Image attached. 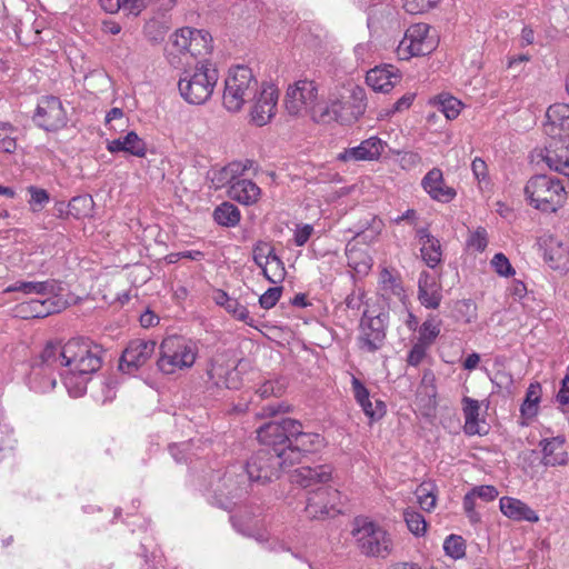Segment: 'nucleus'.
<instances>
[{
	"mask_svg": "<svg viewBox=\"0 0 569 569\" xmlns=\"http://www.w3.org/2000/svg\"><path fill=\"white\" fill-rule=\"evenodd\" d=\"M102 352L100 346L83 339H72L63 346L48 343L31 367L29 387L39 393L53 390L59 370L69 396L82 397L91 376L102 365Z\"/></svg>",
	"mask_w": 569,
	"mask_h": 569,
	"instance_id": "nucleus-1",
	"label": "nucleus"
},
{
	"mask_svg": "<svg viewBox=\"0 0 569 569\" xmlns=\"http://www.w3.org/2000/svg\"><path fill=\"white\" fill-rule=\"evenodd\" d=\"M206 477H209L204 488L208 501L226 510L237 503L234 499L248 493L251 482L242 465H231L223 472L210 469Z\"/></svg>",
	"mask_w": 569,
	"mask_h": 569,
	"instance_id": "nucleus-2",
	"label": "nucleus"
},
{
	"mask_svg": "<svg viewBox=\"0 0 569 569\" xmlns=\"http://www.w3.org/2000/svg\"><path fill=\"white\" fill-rule=\"evenodd\" d=\"M218 79L219 72L213 63L199 61L194 68L183 70L178 89L188 103L202 104L212 96Z\"/></svg>",
	"mask_w": 569,
	"mask_h": 569,
	"instance_id": "nucleus-3",
	"label": "nucleus"
},
{
	"mask_svg": "<svg viewBox=\"0 0 569 569\" xmlns=\"http://www.w3.org/2000/svg\"><path fill=\"white\" fill-rule=\"evenodd\" d=\"M525 194L531 207L545 213L557 212L567 199L563 181L548 174L531 177L526 183Z\"/></svg>",
	"mask_w": 569,
	"mask_h": 569,
	"instance_id": "nucleus-4",
	"label": "nucleus"
},
{
	"mask_svg": "<svg viewBox=\"0 0 569 569\" xmlns=\"http://www.w3.org/2000/svg\"><path fill=\"white\" fill-rule=\"evenodd\" d=\"M351 535L359 551L367 557L387 558L392 551L391 536L382 526L369 518H356Z\"/></svg>",
	"mask_w": 569,
	"mask_h": 569,
	"instance_id": "nucleus-5",
	"label": "nucleus"
},
{
	"mask_svg": "<svg viewBox=\"0 0 569 569\" xmlns=\"http://www.w3.org/2000/svg\"><path fill=\"white\" fill-rule=\"evenodd\" d=\"M198 351L196 341L182 336H169L160 345V357L157 366L164 375L189 369L194 365Z\"/></svg>",
	"mask_w": 569,
	"mask_h": 569,
	"instance_id": "nucleus-6",
	"label": "nucleus"
},
{
	"mask_svg": "<svg viewBox=\"0 0 569 569\" xmlns=\"http://www.w3.org/2000/svg\"><path fill=\"white\" fill-rule=\"evenodd\" d=\"M258 87L259 82L249 67L230 68L224 80L223 107L230 112H238L247 101L256 96Z\"/></svg>",
	"mask_w": 569,
	"mask_h": 569,
	"instance_id": "nucleus-7",
	"label": "nucleus"
},
{
	"mask_svg": "<svg viewBox=\"0 0 569 569\" xmlns=\"http://www.w3.org/2000/svg\"><path fill=\"white\" fill-rule=\"evenodd\" d=\"M290 467L287 456L274 455L270 449L261 448L251 456L244 470L251 482L266 483L279 478Z\"/></svg>",
	"mask_w": 569,
	"mask_h": 569,
	"instance_id": "nucleus-8",
	"label": "nucleus"
},
{
	"mask_svg": "<svg viewBox=\"0 0 569 569\" xmlns=\"http://www.w3.org/2000/svg\"><path fill=\"white\" fill-rule=\"evenodd\" d=\"M318 106V86L313 80L299 79L286 92L284 107L291 116L310 114L313 119Z\"/></svg>",
	"mask_w": 569,
	"mask_h": 569,
	"instance_id": "nucleus-9",
	"label": "nucleus"
},
{
	"mask_svg": "<svg viewBox=\"0 0 569 569\" xmlns=\"http://www.w3.org/2000/svg\"><path fill=\"white\" fill-rule=\"evenodd\" d=\"M430 27L427 23L410 26L397 48L400 60H409L412 57L426 56L436 48V41L429 36Z\"/></svg>",
	"mask_w": 569,
	"mask_h": 569,
	"instance_id": "nucleus-10",
	"label": "nucleus"
},
{
	"mask_svg": "<svg viewBox=\"0 0 569 569\" xmlns=\"http://www.w3.org/2000/svg\"><path fill=\"white\" fill-rule=\"evenodd\" d=\"M288 422L293 419L283 418L264 423L257 430V437L263 449H270L274 455L287 456L291 440V427Z\"/></svg>",
	"mask_w": 569,
	"mask_h": 569,
	"instance_id": "nucleus-11",
	"label": "nucleus"
},
{
	"mask_svg": "<svg viewBox=\"0 0 569 569\" xmlns=\"http://www.w3.org/2000/svg\"><path fill=\"white\" fill-rule=\"evenodd\" d=\"M33 121L39 128L48 132H56L67 126L68 113L58 97L46 96L38 102Z\"/></svg>",
	"mask_w": 569,
	"mask_h": 569,
	"instance_id": "nucleus-12",
	"label": "nucleus"
},
{
	"mask_svg": "<svg viewBox=\"0 0 569 569\" xmlns=\"http://www.w3.org/2000/svg\"><path fill=\"white\" fill-rule=\"evenodd\" d=\"M387 320L388 315L383 312L377 316H370L368 312H363L358 337V346L361 350L375 352L383 346Z\"/></svg>",
	"mask_w": 569,
	"mask_h": 569,
	"instance_id": "nucleus-13",
	"label": "nucleus"
},
{
	"mask_svg": "<svg viewBox=\"0 0 569 569\" xmlns=\"http://www.w3.org/2000/svg\"><path fill=\"white\" fill-rule=\"evenodd\" d=\"M288 425L291 427L292 436L289 451L286 452L289 466L292 467L299 463L306 453L315 452L322 448L323 438L316 432H305L301 422L298 420L293 419V422H288Z\"/></svg>",
	"mask_w": 569,
	"mask_h": 569,
	"instance_id": "nucleus-14",
	"label": "nucleus"
},
{
	"mask_svg": "<svg viewBox=\"0 0 569 569\" xmlns=\"http://www.w3.org/2000/svg\"><path fill=\"white\" fill-rule=\"evenodd\" d=\"M156 342L153 340L134 339L129 342L122 352L119 369L132 375L153 356Z\"/></svg>",
	"mask_w": 569,
	"mask_h": 569,
	"instance_id": "nucleus-15",
	"label": "nucleus"
},
{
	"mask_svg": "<svg viewBox=\"0 0 569 569\" xmlns=\"http://www.w3.org/2000/svg\"><path fill=\"white\" fill-rule=\"evenodd\" d=\"M387 142L377 136H372L358 146L347 148L338 153L337 160L342 162L377 161L383 153Z\"/></svg>",
	"mask_w": 569,
	"mask_h": 569,
	"instance_id": "nucleus-16",
	"label": "nucleus"
},
{
	"mask_svg": "<svg viewBox=\"0 0 569 569\" xmlns=\"http://www.w3.org/2000/svg\"><path fill=\"white\" fill-rule=\"evenodd\" d=\"M313 120L319 123L336 121L341 124H351L355 122V116H351L339 96L330 94L327 101L318 102L313 112Z\"/></svg>",
	"mask_w": 569,
	"mask_h": 569,
	"instance_id": "nucleus-17",
	"label": "nucleus"
},
{
	"mask_svg": "<svg viewBox=\"0 0 569 569\" xmlns=\"http://www.w3.org/2000/svg\"><path fill=\"white\" fill-rule=\"evenodd\" d=\"M67 306V301L59 296L32 298L17 307V312L22 318H44L60 312Z\"/></svg>",
	"mask_w": 569,
	"mask_h": 569,
	"instance_id": "nucleus-18",
	"label": "nucleus"
},
{
	"mask_svg": "<svg viewBox=\"0 0 569 569\" xmlns=\"http://www.w3.org/2000/svg\"><path fill=\"white\" fill-rule=\"evenodd\" d=\"M543 130L547 136L558 142L569 140V104L555 103L546 112Z\"/></svg>",
	"mask_w": 569,
	"mask_h": 569,
	"instance_id": "nucleus-19",
	"label": "nucleus"
},
{
	"mask_svg": "<svg viewBox=\"0 0 569 569\" xmlns=\"http://www.w3.org/2000/svg\"><path fill=\"white\" fill-rule=\"evenodd\" d=\"M278 98L279 90L274 84H262L251 110V119L257 126H264L271 120L277 110Z\"/></svg>",
	"mask_w": 569,
	"mask_h": 569,
	"instance_id": "nucleus-20",
	"label": "nucleus"
},
{
	"mask_svg": "<svg viewBox=\"0 0 569 569\" xmlns=\"http://www.w3.org/2000/svg\"><path fill=\"white\" fill-rule=\"evenodd\" d=\"M401 80V73L392 64L370 69L366 74V83L375 91L390 92Z\"/></svg>",
	"mask_w": 569,
	"mask_h": 569,
	"instance_id": "nucleus-21",
	"label": "nucleus"
},
{
	"mask_svg": "<svg viewBox=\"0 0 569 569\" xmlns=\"http://www.w3.org/2000/svg\"><path fill=\"white\" fill-rule=\"evenodd\" d=\"M421 187L432 200L441 203H448L457 196L456 190L445 183L442 171L439 168H432L426 173L421 180Z\"/></svg>",
	"mask_w": 569,
	"mask_h": 569,
	"instance_id": "nucleus-22",
	"label": "nucleus"
},
{
	"mask_svg": "<svg viewBox=\"0 0 569 569\" xmlns=\"http://www.w3.org/2000/svg\"><path fill=\"white\" fill-rule=\"evenodd\" d=\"M351 388L357 403L361 407L363 413L371 420H380L387 411L386 403L376 399L373 402L367 387L355 376L351 378Z\"/></svg>",
	"mask_w": 569,
	"mask_h": 569,
	"instance_id": "nucleus-23",
	"label": "nucleus"
},
{
	"mask_svg": "<svg viewBox=\"0 0 569 569\" xmlns=\"http://www.w3.org/2000/svg\"><path fill=\"white\" fill-rule=\"evenodd\" d=\"M194 28L183 27L176 30L169 38L166 54L169 63L174 68L184 64L182 58H188L189 44Z\"/></svg>",
	"mask_w": 569,
	"mask_h": 569,
	"instance_id": "nucleus-24",
	"label": "nucleus"
},
{
	"mask_svg": "<svg viewBox=\"0 0 569 569\" xmlns=\"http://www.w3.org/2000/svg\"><path fill=\"white\" fill-rule=\"evenodd\" d=\"M169 451L172 458L178 463H188L191 468L197 460H200L209 452V445L201 439H192L180 443H172L169 446Z\"/></svg>",
	"mask_w": 569,
	"mask_h": 569,
	"instance_id": "nucleus-25",
	"label": "nucleus"
},
{
	"mask_svg": "<svg viewBox=\"0 0 569 569\" xmlns=\"http://www.w3.org/2000/svg\"><path fill=\"white\" fill-rule=\"evenodd\" d=\"M253 164L254 162L249 159L244 161H232L222 168L211 170L209 172V179L214 189H221L226 186L230 187L246 171L252 169Z\"/></svg>",
	"mask_w": 569,
	"mask_h": 569,
	"instance_id": "nucleus-26",
	"label": "nucleus"
},
{
	"mask_svg": "<svg viewBox=\"0 0 569 569\" xmlns=\"http://www.w3.org/2000/svg\"><path fill=\"white\" fill-rule=\"evenodd\" d=\"M331 476L332 468L328 465L300 467L292 473L291 481L303 488H309L317 485L323 486L330 481Z\"/></svg>",
	"mask_w": 569,
	"mask_h": 569,
	"instance_id": "nucleus-27",
	"label": "nucleus"
},
{
	"mask_svg": "<svg viewBox=\"0 0 569 569\" xmlns=\"http://www.w3.org/2000/svg\"><path fill=\"white\" fill-rule=\"evenodd\" d=\"M418 299L428 309H437L442 300L440 283L427 271H422L418 279Z\"/></svg>",
	"mask_w": 569,
	"mask_h": 569,
	"instance_id": "nucleus-28",
	"label": "nucleus"
},
{
	"mask_svg": "<svg viewBox=\"0 0 569 569\" xmlns=\"http://www.w3.org/2000/svg\"><path fill=\"white\" fill-rule=\"evenodd\" d=\"M417 239L420 244V253L425 263L435 269L442 262V248L438 238L432 236L427 228L417 230Z\"/></svg>",
	"mask_w": 569,
	"mask_h": 569,
	"instance_id": "nucleus-29",
	"label": "nucleus"
},
{
	"mask_svg": "<svg viewBox=\"0 0 569 569\" xmlns=\"http://www.w3.org/2000/svg\"><path fill=\"white\" fill-rule=\"evenodd\" d=\"M543 159L547 166L569 180V140L558 142L553 140L546 148Z\"/></svg>",
	"mask_w": 569,
	"mask_h": 569,
	"instance_id": "nucleus-30",
	"label": "nucleus"
},
{
	"mask_svg": "<svg viewBox=\"0 0 569 569\" xmlns=\"http://www.w3.org/2000/svg\"><path fill=\"white\" fill-rule=\"evenodd\" d=\"M565 443L566 438L562 435L542 439L539 443L542 451V463L547 467L566 465L568 453L565 450Z\"/></svg>",
	"mask_w": 569,
	"mask_h": 569,
	"instance_id": "nucleus-31",
	"label": "nucleus"
},
{
	"mask_svg": "<svg viewBox=\"0 0 569 569\" xmlns=\"http://www.w3.org/2000/svg\"><path fill=\"white\" fill-rule=\"evenodd\" d=\"M501 513L513 521L538 522V513L523 501L512 497H501L499 500Z\"/></svg>",
	"mask_w": 569,
	"mask_h": 569,
	"instance_id": "nucleus-32",
	"label": "nucleus"
},
{
	"mask_svg": "<svg viewBox=\"0 0 569 569\" xmlns=\"http://www.w3.org/2000/svg\"><path fill=\"white\" fill-rule=\"evenodd\" d=\"M6 292H23L26 295H36L41 297L59 296L61 286L58 281L50 279L46 281H20L9 286Z\"/></svg>",
	"mask_w": 569,
	"mask_h": 569,
	"instance_id": "nucleus-33",
	"label": "nucleus"
},
{
	"mask_svg": "<svg viewBox=\"0 0 569 569\" xmlns=\"http://www.w3.org/2000/svg\"><path fill=\"white\" fill-rule=\"evenodd\" d=\"M107 150L111 153L126 152L143 158L147 153V144L134 131H129L126 136L109 141Z\"/></svg>",
	"mask_w": 569,
	"mask_h": 569,
	"instance_id": "nucleus-34",
	"label": "nucleus"
},
{
	"mask_svg": "<svg viewBox=\"0 0 569 569\" xmlns=\"http://www.w3.org/2000/svg\"><path fill=\"white\" fill-rule=\"evenodd\" d=\"M228 194L243 206H252L260 199L261 189L252 180L239 177L228 189Z\"/></svg>",
	"mask_w": 569,
	"mask_h": 569,
	"instance_id": "nucleus-35",
	"label": "nucleus"
},
{
	"mask_svg": "<svg viewBox=\"0 0 569 569\" xmlns=\"http://www.w3.org/2000/svg\"><path fill=\"white\" fill-rule=\"evenodd\" d=\"M541 396V385L539 382H531L526 390L525 399L520 406L522 426L529 425V422L538 415Z\"/></svg>",
	"mask_w": 569,
	"mask_h": 569,
	"instance_id": "nucleus-36",
	"label": "nucleus"
},
{
	"mask_svg": "<svg viewBox=\"0 0 569 569\" xmlns=\"http://www.w3.org/2000/svg\"><path fill=\"white\" fill-rule=\"evenodd\" d=\"M465 418L463 432L467 436L485 435L480 426V403L470 397H463L461 400Z\"/></svg>",
	"mask_w": 569,
	"mask_h": 569,
	"instance_id": "nucleus-37",
	"label": "nucleus"
},
{
	"mask_svg": "<svg viewBox=\"0 0 569 569\" xmlns=\"http://www.w3.org/2000/svg\"><path fill=\"white\" fill-rule=\"evenodd\" d=\"M230 521L232 527L242 536L253 538L258 542L268 541L267 533L261 529L257 518L232 515Z\"/></svg>",
	"mask_w": 569,
	"mask_h": 569,
	"instance_id": "nucleus-38",
	"label": "nucleus"
},
{
	"mask_svg": "<svg viewBox=\"0 0 569 569\" xmlns=\"http://www.w3.org/2000/svg\"><path fill=\"white\" fill-rule=\"evenodd\" d=\"M325 492V486H320L316 490L309 492L305 508L307 517L311 519H319L328 516V503Z\"/></svg>",
	"mask_w": 569,
	"mask_h": 569,
	"instance_id": "nucleus-39",
	"label": "nucleus"
},
{
	"mask_svg": "<svg viewBox=\"0 0 569 569\" xmlns=\"http://www.w3.org/2000/svg\"><path fill=\"white\" fill-rule=\"evenodd\" d=\"M348 266L357 273L367 274L372 267L371 257L362 249L351 246L346 248Z\"/></svg>",
	"mask_w": 569,
	"mask_h": 569,
	"instance_id": "nucleus-40",
	"label": "nucleus"
},
{
	"mask_svg": "<svg viewBox=\"0 0 569 569\" xmlns=\"http://www.w3.org/2000/svg\"><path fill=\"white\" fill-rule=\"evenodd\" d=\"M189 44V52L188 57H206L207 54H210L212 51V37L211 34L201 29H194L192 39Z\"/></svg>",
	"mask_w": 569,
	"mask_h": 569,
	"instance_id": "nucleus-41",
	"label": "nucleus"
},
{
	"mask_svg": "<svg viewBox=\"0 0 569 569\" xmlns=\"http://www.w3.org/2000/svg\"><path fill=\"white\" fill-rule=\"evenodd\" d=\"M241 219V212L238 207L229 201H224L213 210V220L222 227L233 228Z\"/></svg>",
	"mask_w": 569,
	"mask_h": 569,
	"instance_id": "nucleus-42",
	"label": "nucleus"
},
{
	"mask_svg": "<svg viewBox=\"0 0 569 569\" xmlns=\"http://www.w3.org/2000/svg\"><path fill=\"white\" fill-rule=\"evenodd\" d=\"M415 495L422 510L430 512L436 508L437 488L433 482L425 481L420 483L417 487Z\"/></svg>",
	"mask_w": 569,
	"mask_h": 569,
	"instance_id": "nucleus-43",
	"label": "nucleus"
},
{
	"mask_svg": "<svg viewBox=\"0 0 569 569\" xmlns=\"http://www.w3.org/2000/svg\"><path fill=\"white\" fill-rule=\"evenodd\" d=\"M260 269L263 277L273 284L281 283L287 274L284 263L277 253L271 256L268 260V264H263Z\"/></svg>",
	"mask_w": 569,
	"mask_h": 569,
	"instance_id": "nucleus-44",
	"label": "nucleus"
},
{
	"mask_svg": "<svg viewBox=\"0 0 569 569\" xmlns=\"http://www.w3.org/2000/svg\"><path fill=\"white\" fill-rule=\"evenodd\" d=\"M545 257L552 269H563L569 261V251L561 243L551 241Z\"/></svg>",
	"mask_w": 569,
	"mask_h": 569,
	"instance_id": "nucleus-45",
	"label": "nucleus"
},
{
	"mask_svg": "<svg viewBox=\"0 0 569 569\" xmlns=\"http://www.w3.org/2000/svg\"><path fill=\"white\" fill-rule=\"evenodd\" d=\"M102 9L109 13H116L120 9L129 13L138 14L144 7L143 0H99Z\"/></svg>",
	"mask_w": 569,
	"mask_h": 569,
	"instance_id": "nucleus-46",
	"label": "nucleus"
},
{
	"mask_svg": "<svg viewBox=\"0 0 569 569\" xmlns=\"http://www.w3.org/2000/svg\"><path fill=\"white\" fill-rule=\"evenodd\" d=\"M441 320L435 316H429L419 329V342L430 346L439 336Z\"/></svg>",
	"mask_w": 569,
	"mask_h": 569,
	"instance_id": "nucleus-47",
	"label": "nucleus"
},
{
	"mask_svg": "<svg viewBox=\"0 0 569 569\" xmlns=\"http://www.w3.org/2000/svg\"><path fill=\"white\" fill-rule=\"evenodd\" d=\"M403 519L411 533H413L416 537L425 536L428 525L425 517L420 512L408 508L403 511Z\"/></svg>",
	"mask_w": 569,
	"mask_h": 569,
	"instance_id": "nucleus-48",
	"label": "nucleus"
},
{
	"mask_svg": "<svg viewBox=\"0 0 569 569\" xmlns=\"http://www.w3.org/2000/svg\"><path fill=\"white\" fill-rule=\"evenodd\" d=\"M382 1L383 0H353L355 4L358 8L362 9L365 11H368V24L369 26L371 23L380 21V19L377 17V11H376V8L378 6H381L382 11L387 12L388 14H391L395 11V9L391 8L389 4H383Z\"/></svg>",
	"mask_w": 569,
	"mask_h": 569,
	"instance_id": "nucleus-49",
	"label": "nucleus"
},
{
	"mask_svg": "<svg viewBox=\"0 0 569 569\" xmlns=\"http://www.w3.org/2000/svg\"><path fill=\"white\" fill-rule=\"evenodd\" d=\"M69 213L77 219L86 217L93 207V200L90 196L73 197L69 202Z\"/></svg>",
	"mask_w": 569,
	"mask_h": 569,
	"instance_id": "nucleus-50",
	"label": "nucleus"
},
{
	"mask_svg": "<svg viewBox=\"0 0 569 569\" xmlns=\"http://www.w3.org/2000/svg\"><path fill=\"white\" fill-rule=\"evenodd\" d=\"M438 104L439 110L448 120L456 119L460 114L462 108L461 101L452 96H439Z\"/></svg>",
	"mask_w": 569,
	"mask_h": 569,
	"instance_id": "nucleus-51",
	"label": "nucleus"
},
{
	"mask_svg": "<svg viewBox=\"0 0 569 569\" xmlns=\"http://www.w3.org/2000/svg\"><path fill=\"white\" fill-rule=\"evenodd\" d=\"M16 437L13 428L4 421H0V460L14 449Z\"/></svg>",
	"mask_w": 569,
	"mask_h": 569,
	"instance_id": "nucleus-52",
	"label": "nucleus"
},
{
	"mask_svg": "<svg viewBox=\"0 0 569 569\" xmlns=\"http://www.w3.org/2000/svg\"><path fill=\"white\" fill-rule=\"evenodd\" d=\"M351 100L352 103L348 109L351 116H355V121H357L361 116H363L367 108V98L365 89L359 86H355L351 89Z\"/></svg>",
	"mask_w": 569,
	"mask_h": 569,
	"instance_id": "nucleus-53",
	"label": "nucleus"
},
{
	"mask_svg": "<svg viewBox=\"0 0 569 569\" xmlns=\"http://www.w3.org/2000/svg\"><path fill=\"white\" fill-rule=\"evenodd\" d=\"M443 550L447 556L453 559H460L466 555V545L460 536L450 535L445 539Z\"/></svg>",
	"mask_w": 569,
	"mask_h": 569,
	"instance_id": "nucleus-54",
	"label": "nucleus"
},
{
	"mask_svg": "<svg viewBox=\"0 0 569 569\" xmlns=\"http://www.w3.org/2000/svg\"><path fill=\"white\" fill-rule=\"evenodd\" d=\"M30 193L29 206L32 212H40L50 201V196L47 190L36 186L28 187Z\"/></svg>",
	"mask_w": 569,
	"mask_h": 569,
	"instance_id": "nucleus-55",
	"label": "nucleus"
},
{
	"mask_svg": "<svg viewBox=\"0 0 569 569\" xmlns=\"http://www.w3.org/2000/svg\"><path fill=\"white\" fill-rule=\"evenodd\" d=\"M274 248L264 241H258L252 248V258L259 268L263 264H268V260L271 256H274Z\"/></svg>",
	"mask_w": 569,
	"mask_h": 569,
	"instance_id": "nucleus-56",
	"label": "nucleus"
},
{
	"mask_svg": "<svg viewBox=\"0 0 569 569\" xmlns=\"http://www.w3.org/2000/svg\"><path fill=\"white\" fill-rule=\"evenodd\" d=\"M380 284L383 291L390 292L395 296H401L403 292V288L399 279L388 269H383L380 272Z\"/></svg>",
	"mask_w": 569,
	"mask_h": 569,
	"instance_id": "nucleus-57",
	"label": "nucleus"
},
{
	"mask_svg": "<svg viewBox=\"0 0 569 569\" xmlns=\"http://www.w3.org/2000/svg\"><path fill=\"white\" fill-rule=\"evenodd\" d=\"M491 267L500 277H511L516 273L513 267L511 266L509 259L502 252L496 253L491 261Z\"/></svg>",
	"mask_w": 569,
	"mask_h": 569,
	"instance_id": "nucleus-58",
	"label": "nucleus"
},
{
	"mask_svg": "<svg viewBox=\"0 0 569 569\" xmlns=\"http://www.w3.org/2000/svg\"><path fill=\"white\" fill-rule=\"evenodd\" d=\"M476 499L477 497L472 495V491L469 490L462 499V508L463 511L469 519V521L473 525L479 523L481 521V515L476 510Z\"/></svg>",
	"mask_w": 569,
	"mask_h": 569,
	"instance_id": "nucleus-59",
	"label": "nucleus"
},
{
	"mask_svg": "<svg viewBox=\"0 0 569 569\" xmlns=\"http://www.w3.org/2000/svg\"><path fill=\"white\" fill-rule=\"evenodd\" d=\"M284 391V382L281 380L264 381L258 389L257 393L261 398H269L271 396L279 397Z\"/></svg>",
	"mask_w": 569,
	"mask_h": 569,
	"instance_id": "nucleus-60",
	"label": "nucleus"
},
{
	"mask_svg": "<svg viewBox=\"0 0 569 569\" xmlns=\"http://www.w3.org/2000/svg\"><path fill=\"white\" fill-rule=\"evenodd\" d=\"M325 491L328 503V516L340 513L342 506V495L340 491L330 486H325Z\"/></svg>",
	"mask_w": 569,
	"mask_h": 569,
	"instance_id": "nucleus-61",
	"label": "nucleus"
},
{
	"mask_svg": "<svg viewBox=\"0 0 569 569\" xmlns=\"http://www.w3.org/2000/svg\"><path fill=\"white\" fill-rule=\"evenodd\" d=\"M457 312L466 323H471L477 318V306L472 300L465 299L458 303Z\"/></svg>",
	"mask_w": 569,
	"mask_h": 569,
	"instance_id": "nucleus-62",
	"label": "nucleus"
},
{
	"mask_svg": "<svg viewBox=\"0 0 569 569\" xmlns=\"http://www.w3.org/2000/svg\"><path fill=\"white\" fill-rule=\"evenodd\" d=\"M439 0H403V8L410 14L422 13L435 7Z\"/></svg>",
	"mask_w": 569,
	"mask_h": 569,
	"instance_id": "nucleus-63",
	"label": "nucleus"
},
{
	"mask_svg": "<svg viewBox=\"0 0 569 569\" xmlns=\"http://www.w3.org/2000/svg\"><path fill=\"white\" fill-rule=\"evenodd\" d=\"M282 293V287H271L259 298V305L263 309H271L277 305Z\"/></svg>",
	"mask_w": 569,
	"mask_h": 569,
	"instance_id": "nucleus-64",
	"label": "nucleus"
}]
</instances>
